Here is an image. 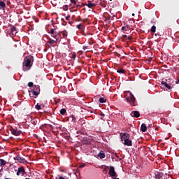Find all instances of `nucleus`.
I'll return each mask as SVG.
<instances>
[{"label":"nucleus","instance_id":"1","mask_svg":"<svg viewBox=\"0 0 179 179\" xmlns=\"http://www.w3.org/2000/svg\"><path fill=\"white\" fill-rule=\"evenodd\" d=\"M34 62V57L31 55L27 56L24 59V62L22 63L23 71L26 72V71H29L31 66L33 65V62Z\"/></svg>","mask_w":179,"mask_h":179},{"label":"nucleus","instance_id":"2","mask_svg":"<svg viewBox=\"0 0 179 179\" xmlns=\"http://www.w3.org/2000/svg\"><path fill=\"white\" fill-rule=\"evenodd\" d=\"M124 97H126L124 99V101H127V103H129L130 106H132L133 107H135V106H136V99L135 98V96L133 95L132 92H131V91L124 92Z\"/></svg>","mask_w":179,"mask_h":179},{"label":"nucleus","instance_id":"3","mask_svg":"<svg viewBox=\"0 0 179 179\" xmlns=\"http://www.w3.org/2000/svg\"><path fill=\"white\" fill-rule=\"evenodd\" d=\"M13 169H14L15 171H17V176H21V177H23V176L26 174V170L24 169V166H20L17 168L16 165H14L13 166Z\"/></svg>","mask_w":179,"mask_h":179},{"label":"nucleus","instance_id":"4","mask_svg":"<svg viewBox=\"0 0 179 179\" xmlns=\"http://www.w3.org/2000/svg\"><path fill=\"white\" fill-rule=\"evenodd\" d=\"M9 131L11 132L12 135H14L15 136H20V135H22V130H17L16 127L13 128V127H10Z\"/></svg>","mask_w":179,"mask_h":179},{"label":"nucleus","instance_id":"5","mask_svg":"<svg viewBox=\"0 0 179 179\" xmlns=\"http://www.w3.org/2000/svg\"><path fill=\"white\" fill-rule=\"evenodd\" d=\"M169 80H163L161 82V88L164 89V87H166V90H171V86H170V84H169Z\"/></svg>","mask_w":179,"mask_h":179},{"label":"nucleus","instance_id":"6","mask_svg":"<svg viewBox=\"0 0 179 179\" xmlns=\"http://www.w3.org/2000/svg\"><path fill=\"white\" fill-rule=\"evenodd\" d=\"M108 174L110 176V177H112V178H117L116 177L117 176V172H115V169L114 168V166H110Z\"/></svg>","mask_w":179,"mask_h":179},{"label":"nucleus","instance_id":"7","mask_svg":"<svg viewBox=\"0 0 179 179\" xmlns=\"http://www.w3.org/2000/svg\"><path fill=\"white\" fill-rule=\"evenodd\" d=\"M31 92L34 96H38L40 94V86L35 85Z\"/></svg>","mask_w":179,"mask_h":179},{"label":"nucleus","instance_id":"8","mask_svg":"<svg viewBox=\"0 0 179 179\" xmlns=\"http://www.w3.org/2000/svg\"><path fill=\"white\" fill-rule=\"evenodd\" d=\"M14 160H17L18 163H22V164H24L27 163V161L23 157H20V155H17L16 157H14Z\"/></svg>","mask_w":179,"mask_h":179},{"label":"nucleus","instance_id":"9","mask_svg":"<svg viewBox=\"0 0 179 179\" xmlns=\"http://www.w3.org/2000/svg\"><path fill=\"white\" fill-rule=\"evenodd\" d=\"M120 136L122 141H125L126 139H129L131 137L127 133H120Z\"/></svg>","mask_w":179,"mask_h":179},{"label":"nucleus","instance_id":"10","mask_svg":"<svg viewBox=\"0 0 179 179\" xmlns=\"http://www.w3.org/2000/svg\"><path fill=\"white\" fill-rule=\"evenodd\" d=\"M121 40L122 41H127V40H129V41H131L132 40V36H127L126 34H123L121 36Z\"/></svg>","mask_w":179,"mask_h":179},{"label":"nucleus","instance_id":"11","mask_svg":"<svg viewBox=\"0 0 179 179\" xmlns=\"http://www.w3.org/2000/svg\"><path fill=\"white\" fill-rule=\"evenodd\" d=\"M131 117H134V118H139L141 117V113L138 110H134L131 113Z\"/></svg>","mask_w":179,"mask_h":179},{"label":"nucleus","instance_id":"12","mask_svg":"<svg viewBox=\"0 0 179 179\" xmlns=\"http://www.w3.org/2000/svg\"><path fill=\"white\" fill-rule=\"evenodd\" d=\"M124 145H125L126 146H131L132 141L129 140V138L124 140Z\"/></svg>","mask_w":179,"mask_h":179},{"label":"nucleus","instance_id":"13","mask_svg":"<svg viewBox=\"0 0 179 179\" xmlns=\"http://www.w3.org/2000/svg\"><path fill=\"white\" fill-rule=\"evenodd\" d=\"M6 8V3L3 1H0V10H3Z\"/></svg>","mask_w":179,"mask_h":179},{"label":"nucleus","instance_id":"14","mask_svg":"<svg viewBox=\"0 0 179 179\" xmlns=\"http://www.w3.org/2000/svg\"><path fill=\"white\" fill-rule=\"evenodd\" d=\"M86 6H88V8H90V9H93V8L96 6V3H92V1H88L87 4H86Z\"/></svg>","mask_w":179,"mask_h":179},{"label":"nucleus","instance_id":"15","mask_svg":"<svg viewBox=\"0 0 179 179\" xmlns=\"http://www.w3.org/2000/svg\"><path fill=\"white\" fill-rule=\"evenodd\" d=\"M141 132H146V131H148V127H146V124L145 123H143L141 124Z\"/></svg>","mask_w":179,"mask_h":179},{"label":"nucleus","instance_id":"16","mask_svg":"<svg viewBox=\"0 0 179 179\" xmlns=\"http://www.w3.org/2000/svg\"><path fill=\"white\" fill-rule=\"evenodd\" d=\"M98 157L99 159H105L106 158V153H104V151H101L98 155Z\"/></svg>","mask_w":179,"mask_h":179},{"label":"nucleus","instance_id":"17","mask_svg":"<svg viewBox=\"0 0 179 179\" xmlns=\"http://www.w3.org/2000/svg\"><path fill=\"white\" fill-rule=\"evenodd\" d=\"M40 120L38 118H34L31 120V124H33V125H36V124H38Z\"/></svg>","mask_w":179,"mask_h":179},{"label":"nucleus","instance_id":"18","mask_svg":"<svg viewBox=\"0 0 179 179\" xmlns=\"http://www.w3.org/2000/svg\"><path fill=\"white\" fill-rule=\"evenodd\" d=\"M6 164V161L3 159H0V167L3 168V166Z\"/></svg>","mask_w":179,"mask_h":179},{"label":"nucleus","instance_id":"19","mask_svg":"<svg viewBox=\"0 0 179 179\" xmlns=\"http://www.w3.org/2000/svg\"><path fill=\"white\" fill-rule=\"evenodd\" d=\"M10 30L13 36H15L16 33H17V31H16V28L15 27V26H12Z\"/></svg>","mask_w":179,"mask_h":179},{"label":"nucleus","instance_id":"20","mask_svg":"<svg viewBox=\"0 0 179 179\" xmlns=\"http://www.w3.org/2000/svg\"><path fill=\"white\" fill-rule=\"evenodd\" d=\"M76 27L79 30H84L85 29V25H83V24H80L76 25Z\"/></svg>","mask_w":179,"mask_h":179},{"label":"nucleus","instance_id":"21","mask_svg":"<svg viewBox=\"0 0 179 179\" xmlns=\"http://www.w3.org/2000/svg\"><path fill=\"white\" fill-rule=\"evenodd\" d=\"M62 34L63 38H66V37H68V32L66 31H63L62 32H60Z\"/></svg>","mask_w":179,"mask_h":179},{"label":"nucleus","instance_id":"22","mask_svg":"<svg viewBox=\"0 0 179 179\" xmlns=\"http://www.w3.org/2000/svg\"><path fill=\"white\" fill-rule=\"evenodd\" d=\"M60 114H62V115H65V114H66V109L65 108H62L60 110Z\"/></svg>","mask_w":179,"mask_h":179},{"label":"nucleus","instance_id":"23","mask_svg":"<svg viewBox=\"0 0 179 179\" xmlns=\"http://www.w3.org/2000/svg\"><path fill=\"white\" fill-rule=\"evenodd\" d=\"M52 36L53 37V38H55L56 41H58V40H59V36H58V34H57V32L56 34H55Z\"/></svg>","mask_w":179,"mask_h":179},{"label":"nucleus","instance_id":"24","mask_svg":"<svg viewBox=\"0 0 179 179\" xmlns=\"http://www.w3.org/2000/svg\"><path fill=\"white\" fill-rule=\"evenodd\" d=\"M89 143H90V141H89V140L87 139V138H84V140H83V144H84V145H89Z\"/></svg>","mask_w":179,"mask_h":179},{"label":"nucleus","instance_id":"25","mask_svg":"<svg viewBox=\"0 0 179 179\" xmlns=\"http://www.w3.org/2000/svg\"><path fill=\"white\" fill-rule=\"evenodd\" d=\"M163 177V173H157V175H155V178L156 179H160Z\"/></svg>","mask_w":179,"mask_h":179},{"label":"nucleus","instance_id":"26","mask_svg":"<svg viewBox=\"0 0 179 179\" xmlns=\"http://www.w3.org/2000/svg\"><path fill=\"white\" fill-rule=\"evenodd\" d=\"M49 33L51 34V36L54 35V34H57V32H55V29H50Z\"/></svg>","mask_w":179,"mask_h":179},{"label":"nucleus","instance_id":"27","mask_svg":"<svg viewBox=\"0 0 179 179\" xmlns=\"http://www.w3.org/2000/svg\"><path fill=\"white\" fill-rule=\"evenodd\" d=\"M69 8V6L68 5H64L63 6V7H60V9H63L65 11L68 10V8Z\"/></svg>","mask_w":179,"mask_h":179},{"label":"nucleus","instance_id":"28","mask_svg":"<svg viewBox=\"0 0 179 179\" xmlns=\"http://www.w3.org/2000/svg\"><path fill=\"white\" fill-rule=\"evenodd\" d=\"M57 41H54L53 39L50 38L49 41H48V44H54L57 43Z\"/></svg>","mask_w":179,"mask_h":179},{"label":"nucleus","instance_id":"29","mask_svg":"<svg viewBox=\"0 0 179 179\" xmlns=\"http://www.w3.org/2000/svg\"><path fill=\"white\" fill-rule=\"evenodd\" d=\"M117 73H125V70L122 69H120L117 70Z\"/></svg>","mask_w":179,"mask_h":179},{"label":"nucleus","instance_id":"30","mask_svg":"<svg viewBox=\"0 0 179 179\" xmlns=\"http://www.w3.org/2000/svg\"><path fill=\"white\" fill-rule=\"evenodd\" d=\"M108 166H105L103 170V173H104V174H107L108 171Z\"/></svg>","mask_w":179,"mask_h":179},{"label":"nucleus","instance_id":"31","mask_svg":"<svg viewBox=\"0 0 179 179\" xmlns=\"http://www.w3.org/2000/svg\"><path fill=\"white\" fill-rule=\"evenodd\" d=\"M106 101H107V99H106L105 98H103V97L99 98V102L106 103Z\"/></svg>","mask_w":179,"mask_h":179},{"label":"nucleus","instance_id":"32","mask_svg":"<svg viewBox=\"0 0 179 179\" xmlns=\"http://www.w3.org/2000/svg\"><path fill=\"white\" fill-rule=\"evenodd\" d=\"M151 33H156V26L153 25L151 27Z\"/></svg>","mask_w":179,"mask_h":179},{"label":"nucleus","instance_id":"33","mask_svg":"<svg viewBox=\"0 0 179 179\" xmlns=\"http://www.w3.org/2000/svg\"><path fill=\"white\" fill-rule=\"evenodd\" d=\"M71 3H73V5H76L78 0H70Z\"/></svg>","mask_w":179,"mask_h":179},{"label":"nucleus","instance_id":"34","mask_svg":"<svg viewBox=\"0 0 179 179\" xmlns=\"http://www.w3.org/2000/svg\"><path fill=\"white\" fill-rule=\"evenodd\" d=\"M71 117L72 118L73 122H76V117H75V115H72Z\"/></svg>","mask_w":179,"mask_h":179},{"label":"nucleus","instance_id":"35","mask_svg":"<svg viewBox=\"0 0 179 179\" xmlns=\"http://www.w3.org/2000/svg\"><path fill=\"white\" fill-rule=\"evenodd\" d=\"M35 108L36 110H41V106L38 103L37 105H36Z\"/></svg>","mask_w":179,"mask_h":179},{"label":"nucleus","instance_id":"36","mask_svg":"<svg viewBox=\"0 0 179 179\" xmlns=\"http://www.w3.org/2000/svg\"><path fill=\"white\" fill-rule=\"evenodd\" d=\"M127 29H128V27H122V31L124 32V31H125V30H127Z\"/></svg>","mask_w":179,"mask_h":179},{"label":"nucleus","instance_id":"37","mask_svg":"<svg viewBox=\"0 0 179 179\" xmlns=\"http://www.w3.org/2000/svg\"><path fill=\"white\" fill-rule=\"evenodd\" d=\"M71 58H73V59H75V58H76V54L73 53L72 55H71Z\"/></svg>","mask_w":179,"mask_h":179},{"label":"nucleus","instance_id":"38","mask_svg":"<svg viewBox=\"0 0 179 179\" xmlns=\"http://www.w3.org/2000/svg\"><path fill=\"white\" fill-rule=\"evenodd\" d=\"M28 87H33V83H32V82L28 83Z\"/></svg>","mask_w":179,"mask_h":179},{"label":"nucleus","instance_id":"39","mask_svg":"<svg viewBox=\"0 0 179 179\" xmlns=\"http://www.w3.org/2000/svg\"><path fill=\"white\" fill-rule=\"evenodd\" d=\"M104 22H106V23H110V22L111 21H110V17H109V18H106Z\"/></svg>","mask_w":179,"mask_h":179},{"label":"nucleus","instance_id":"40","mask_svg":"<svg viewBox=\"0 0 179 179\" xmlns=\"http://www.w3.org/2000/svg\"><path fill=\"white\" fill-rule=\"evenodd\" d=\"M70 18H71V15H67L66 17V20H69Z\"/></svg>","mask_w":179,"mask_h":179},{"label":"nucleus","instance_id":"41","mask_svg":"<svg viewBox=\"0 0 179 179\" xmlns=\"http://www.w3.org/2000/svg\"><path fill=\"white\" fill-rule=\"evenodd\" d=\"M115 55H116V57H121V55H120V53H118V52H116Z\"/></svg>","mask_w":179,"mask_h":179},{"label":"nucleus","instance_id":"42","mask_svg":"<svg viewBox=\"0 0 179 179\" xmlns=\"http://www.w3.org/2000/svg\"><path fill=\"white\" fill-rule=\"evenodd\" d=\"M83 167H85V164H83L82 165L80 166V169H83Z\"/></svg>","mask_w":179,"mask_h":179},{"label":"nucleus","instance_id":"43","mask_svg":"<svg viewBox=\"0 0 179 179\" xmlns=\"http://www.w3.org/2000/svg\"><path fill=\"white\" fill-rule=\"evenodd\" d=\"M128 31H129V30L125 29V31H124L123 33L127 34V33H128Z\"/></svg>","mask_w":179,"mask_h":179},{"label":"nucleus","instance_id":"44","mask_svg":"<svg viewBox=\"0 0 179 179\" xmlns=\"http://www.w3.org/2000/svg\"><path fill=\"white\" fill-rule=\"evenodd\" d=\"M83 50H87V46H85V45H84V46L83 47Z\"/></svg>","mask_w":179,"mask_h":179},{"label":"nucleus","instance_id":"45","mask_svg":"<svg viewBox=\"0 0 179 179\" xmlns=\"http://www.w3.org/2000/svg\"><path fill=\"white\" fill-rule=\"evenodd\" d=\"M148 62H152V57L148 58Z\"/></svg>","mask_w":179,"mask_h":179},{"label":"nucleus","instance_id":"46","mask_svg":"<svg viewBox=\"0 0 179 179\" xmlns=\"http://www.w3.org/2000/svg\"><path fill=\"white\" fill-rule=\"evenodd\" d=\"M101 117H104V114L103 113H101Z\"/></svg>","mask_w":179,"mask_h":179},{"label":"nucleus","instance_id":"47","mask_svg":"<svg viewBox=\"0 0 179 179\" xmlns=\"http://www.w3.org/2000/svg\"><path fill=\"white\" fill-rule=\"evenodd\" d=\"M67 1L68 0H64V3H66Z\"/></svg>","mask_w":179,"mask_h":179},{"label":"nucleus","instance_id":"48","mask_svg":"<svg viewBox=\"0 0 179 179\" xmlns=\"http://www.w3.org/2000/svg\"><path fill=\"white\" fill-rule=\"evenodd\" d=\"M78 17H79V20H82L81 18H80V16H79Z\"/></svg>","mask_w":179,"mask_h":179},{"label":"nucleus","instance_id":"49","mask_svg":"<svg viewBox=\"0 0 179 179\" xmlns=\"http://www.w3.org/2000/svg\"><path fill=\"white\" fill-rule=\"evenodd\" d=\"M79 6H80V5H77V8H79Z\"/></svg>","mask_w":179,"mask_h":179},{"label":"nucleus","instance_id":"50","mask_svg":"<svg viewBox=\"0 0 179 179\" xmlns=\"http://www.w3.org/2000/svg\"><path fill=\"white\" fill-rule=\"evenodd\" d=\"M132 16H135V13H133V14H132Z\"/></svg>","mask_w":179,"mask_h":179},{"label":"nucleus","instance_id":"51","mask_svg":"<svg viewBox=\"0 0 179 179\" xmlns=\"http://www.w3.org/2000/svg\"><path fill=\"white\" fill-rule=\"evenodd\" d=\"M74 12H76V10H74Z\"/></svg>","mask_w":179,"mask_h":179},{"label":"nucleus","instance_id":"52","mask_svg":"<svg viewBox=\"0 0 179 179\" xmlns=\"http://www.w3.org/2000/svg\"><path fill=\"white\" fill-rule=\"evenodd\" d=\"M155 36H157V34H155Z\"/></svg>","mask_w":179,"mask_h":179},{"label":"nucleus","instance_id":"53","mask_svg":"<svg viewBox=\"0 0 179 179\" xmlns=\"http://www.w3.org/2000/svg\"><path fill=\"white\" fill-rule=\"evenodd\" d=\"M110 1H113V0H110Z\"/></svg>","mask_w":179,"mask_h":179},{"label":"nucleus","instance_id":"54","mask_svg":"<svg viewBox=\"0 0 179 179\" xmlns=\"http://www.w3.org/2000/svg\"><path fill=\"white\" fill-rule=\"evenodd\" d=\"M3 1H6V0H3Z\"/></svg>","mask_w":179,"mask_h":179}]
</instances>
